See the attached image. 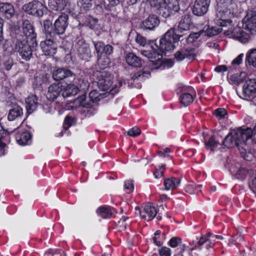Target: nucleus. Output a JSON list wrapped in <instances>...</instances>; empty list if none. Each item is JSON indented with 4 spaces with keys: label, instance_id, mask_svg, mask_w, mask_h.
Masks as SVG:
<instances>
[{
    "label": "nucleus",
    "instance_id": "1",
    "mask_svg": "<svg viewBox=\"0 0 256 256\" xmlns=\"http://www.w3.org/2000/svg\"><path fill=\"white\" fill-rule=\"evenodd\" d=\"M243 28L248 30L250 34L246 32L240 27H236L232 30L224 32L226 35L228 36L238 40L241 42L245 43L252 38V36L256 35V12H252L248 13L243 20Z\"/></svg>",
    "mask_w": 256,
    "mask_h": 256
},
{
    "label": "nucleus",
    "instance_id": "2",
    "mask_svg": "<svg viewBox=\"0 0 256 256\" xmlns=\"http://www.w3.org/2000/svg\"><path fill=\"white\" fill-rule=\"evenodd\" d=\"M215 22L216 24L225 26L230 24L236 6L232 0H218Z\"/></svg>",
    "mask_w": 256,
    "mask_h": 256
},
{
    "label": "nucleus",
    "instance_id": "3",
    "mask_svg": "<svg viewBox=\"0 0 256 256\" xmlns=\"http://www.w3.org/2000/svg\"><path fill=\"white\" fill-rule=\"evenodd\" d=\"M182 35L176 34L173 30L168 31L159 40V45H156L159 50L163 53L169 52L174 48V44L179 40Z\"/></svg>",
    "mask_w": 256,
    "mask_h": 256
},
{
    "label": "nucleus",
    "instance_id": "4",
    "mask_svg": "<svg viewBox=\"0 0 256 256\" xmlns=\"http://www.w3.org/2000/svg\"><path fill=\"white\" fill-rule=\"evenodd\" d=\"M248 133L244 134L242 128H239L230 134H229L222 141L224 145L227 147L237 146L238 148L242 146H246L244 136H247Z\"/></svg>",
    "mask_w": 256,
    "mask_h": 256
},
{
    "label": "nucleus",
    "instance_id": "5",
    "mask_svg": "<svg viewBox=\"0 0 256 256\" xmlns=\"http://www.w3.org/2000/svg\"><path fill=\"white\" fill-rule=\"evenodd\" d=\"M94 76L98 88L102 91H113L116 88H112L113 78L110 74L106 71H97Z\"/></svg>",
    "mask_w": 256,
    "mask_h": 256
},
{
    "label": "nucleus",
    "instance_id": "6",
    "mask_svg": "<svg viewBox=\"0 0 256 256\" xmlns=\"http://www.w3.org/2000/svg\"><path fill=\"white\" fill-rule=\"evenodd\" d=\"M68 16L62 12L56 19L54 24V30L56 40H61L64 38L63 36L68 26Z\"/></svg>",
    "mask_w": 256,
    "mask_h": 256
},
{
    "label": "nucleus",
    "instance_id": "7",
    "mask_svg": "<svg viewBox=\"0 0 256 256\" xmlns=\"http://www.w3.org/2000/svg\"><path fill=\"white\" fill-rule=\"evenodd\" d=\"M22 9L29 14L42 17L46 8L41 2L34 0L24 4Z\"/></svg>",
    "mask_w": 256,
    "mask_h": 256
},
{
    "label": "nucleus",
    "instance_id": "8",
    "mask_svg": "<svg viewBox=\"0 0 256 256\" xmlns=\"http://www.w3.org/2000/svg\"><path fill=\"white\" fill-rule=\"evenodd\" d=\"M256 96V78H251L246 81L242 86V98L250 100Z\"/></svg>",
    "mask_w": 256,
    "mask_h": 256
},
{
    "label": "nucleus",
    "instance_id": "9",
    "mask_svg": "<svg viewBox=\"0 0 256 256\" xmlns=\"http://www.w3.org/2000/svg\"><path fill=\"white\" fill-rule=\"evenodd\" d=\"M157 212L156 206L150 203L144 205L142 210L138 208H136V214H140L142 219L148 221L152 220Z\"/></svg>",
    "mask_w": 256,
    "mask_h": 256
},
{
    "label": "nucleus",
    "instance_id": "10",
    "mask_svg": "<svg viewBox=\"0 0 256 256\" xmlns=\"http://www.w3.org/2000/svg\"><path fill=\"white\" fill-rule=\"evenodd\" d=\"M14 50L18 52L22 58L26 60H30L32 56V48L24 40H18L15 43Z\"/></svg>",
    "mask_w": 256,
    "mask_h": 256
},
{
    "label": "nucleus",
    "instance_id": "11",
    "mask_svg": "<svg viewBox=\"0 0 256 256\" xmlns=\"http://www.w3.org/2000/svg\"><path fill=\"white\" fill-rule=\"evenodd\" d=\"M52 78L56 81L65 79L71 82L76 80V74L66 68H58L53 72Z\"/></svg>",
    "mask_w": 256,
    "mask_h": 256
},
{
    "label": "nucleus",
    "instance_id": "12",
    "mask_svg": "<svg viewBox=\"0 0 256 256\" xmlns=\"http://www.w3.org/2000/svg\"><path fill=\"white\" fill-rule=\"evenodd\" d=\"M229 170L237 179L241 180H245L250 174L249 170L239 162L232 164L229 167Z\"/></svg>",
    "mask_w": 256,
    "mask_h": 256
},
{
    "label": "nucleus",
    "instance_id": "13",
    "mask_svg": "<svg viewBox=\"0 0 256 256\" xmlns=\"http://www.w3.org/2000/svg\"><path fill=\"white\" fill-rule=\"evenodd\" d=\"M196 55L197 52L194 48L186 46L177 51L174 54V58L177 61H182L186 58L194 59Z\"/></svg>",
    "mask_w": 256,
    "mask_h": 256
},
{
    "label": "nucleus",
    "instance_id": "14",
    "mask_svg": "<svg viewBox=\"0 0 256 256\" xmlns=\"http://www.w3.org/2000/svg\"><path fill=\"white\" fill-rule=\"evenodd\" d=\"M210 0H196L192 8L194 15L201 16L207 12Z\"/></svg>",
    "mask_w": 256,
    "mask_h": 256
},
{
    "label": "nucleus",
    "instance_id": "15",
    "mask_svg": "<svg viewBox=\"0 0 256 256\" xmlns=\"http://www.w3.org/2000/svg\"><path fill=\"white\" fill-rule=\"evenodd\" d=\"M60 40L58 39L46 38L44 41L40 42V46L44 54L46 56H50L55 54L56 48L55 45L60 42Z\"/></svg>",
    "mask_w": 256,
    "mask_h": 256
},
{
    "label": "nucleus",
    "instance_id": "16",
    "mask_svg": "<svg viewBox=\"0 0 256 256\" xmlns=\"http://www.w3.org/2000/svg\"><path fill=\"white\" fill-rule=\"evenodd\" d=\"M77 54L82 60H87L91 56V51L88 44L83 40H79L76 43Z\"/></svg>",
    "mask_w": 256,
    "mask_h": 256
},
{
    "label": "nucleus",
    "instance_id": "17",
    "mask_svg": "<svg viewBox=\"0 0 256 256\" xmlns=\"http://www.w3.org/2000/svg\"><path fill=\"white\" fill-rule=\"evenodd\" d=\"M97 56L110 55L113 52V47L105 44L101 41H92Z\"/></svg>",
    "mask_w": 256,
    "mask_h": 256
},
{
    "label": "nucleus",
    "instance_id": "18",
    "mask_svg": "<svg viewBox=\"0 0 256 256\" xmlns=\"http://www.w3.org/2000/svg\"><path fill=\"white\" fill-rule=\"evenodd\" d=\"M62 86L53 84L49 86L46 94V97L49 100L53 101L58 98L62 91Z\"/></svg>",
    "mask_w": 256,
    "mask_h": 256
},
{
    "label": "nucleus",
    "instance_id": "19",
    "mask_svg": "<svg viewBox=\"0 0 256 256\" xmlns=\"http://www.w3.org/2000/svg\"><path fill=\"white\" fill-rule=\"evenodd\" d=\"M15 14L14 6L8 2L0 3V14L7 19L11 18Z\"/></svg>",
    "mask_w": 256,
    "mask_h": 256
},
{
    "label": "nucleus",
    "instance_id": "20",
    "mask_svg": "<svg viewBox=\"0 0 256 256\" xmlns=\"http://www.w3.org/2000/svg\"><path fill=\"white\" fill-rule=\"evenodd\" d=\"M32 134L28 131L18 132L16 135V140L20 145L30 144L32 142Z\"/></svg>",
    "mask_w": 256,
    "mask_h": 256
},
{
    "label": "nucleus",
    "instance_id": "21",
    "mask_svg": "<svg viewBox=\"0 0 256 256\" xmlns=\"http://www.w3.org/2000/svg\"><path fill=\"white\" fill-rule=\"evenodd\" d=\"M22 115V108L18 104H14L9 110L8 119L10 121H12L16 118H20Z\"/></svg>",
    "mask_w": 256,
    "mask_h": 256
},
{
    "label": "nucleus",
    "instance_id": "22",
    "mask_svg": "<svg viewBox=\"0 0 256 256\" xmlns=\"http://www.w3.org/2000/svg\"><path fill=\"white\" fill-rule=\"evenodd\" d=\"M160 21L156 16L152 14L149 16L142 22V25L144 28L149 30H152L159 24Z\"/></svg>",
    "mask_w": 256,
    "mask_h": 256
},
{
    "label": "nucleus",
    "instance_id": "23",
    "mask_svg": "<svg viewBox=\"0 0 256 256\" xmlns=\"http://www.w3.org/2000/svg\"><path fill=\"white\" fill-rule=\"evenodd\" d=\"M22 28L26 36L30 37V39L36 38V34L34 32V27L28 20H26L22 22Z\"/></svg>",
    "mask_w": 256,
    "mask_h": 256
},
{
    "label": "nucleus",
    "instance_id": "24",
    "mask_svg": "<svg viewBox=\"0 0 256 256\" xmlns=\"http://www.w3.org/2000/svg\"><path fill=\"white\" fill-rule=\"evenodd\" d=\"M73 84H68L62 92V96L64 98H68L76 95L78 92V88L75 84L76 82L73 81Z\"/></svg>",
    "mask_w": 256,
    "mask_h": 256
},
{
    "label": "nucleus",
    "instance_id": "25",
    "mask_svg": "<svg viewBox=\"0 0 256 256\" xmlns=\"http://www.w3.org/2000/svg\"><path fill=\"white\" fill-rule=\"evenodd\" d=\"M125 58L126 63L132 66L138 68L142 65V60L134 53H128Z\"/></svg>",
    "mask_w": 256,
    "mask_h": 256
},
{
    "label": "nucleus",
    "instance_id": "26",
    "mask_svg": "<svg viewBox=\"0 0 256 256\" xmlns=\"http://www.w3.org/2000/svg\"><path fill=\"white\" fill-rule=\"evenodd\" d=\"M44 32L46 38H54L56 40L54 27L52 28V23L50 20H46L44 21Z\"/></svg>",
    "mask_w": 256,
    "mask_h": 256
},
{
    "label": "nucleus",
    "instance_id": "27",
    "mask_svg": "<svg viewBox=\"0 0 256 256\" xmlns=\"http://www.w3.org/2000/svg\"><path fill=\"white\" fill-rule=\"evenodd\" d=\"M180 184V180L174 177L165 179L164 182L165 190H167L176 189Z\"/></svg>",
    "mask_w": 256,
    "mask_h": 256
},
{
    "label": "nucleus",
    "instance_id": "28",
    "mask_svg": "<svg viewBox=\"0 0 256 256\" xmlns=\"http://www.w3.org/2000/svg\"><path fill=\"white\" fill-rule=\"evenodd\" d=\"M26 110L29 113L35 110L38 105V98L35 95H31L26 100Z\"/></svg>",
    "mask_w": 256,
    "mask_h": 256
},
{
    "label": "nucleus",
    "instance_id": "29",
    "mask_svg": "<svg viewBox=\"0 0 256 256\" xmlns=\"http://www.w3.org/2000/svg\"><path fill=\"white\" fill-rule=\"evenodd\" d=\"M48 4L50 8L61 11L66 6L67 0H48Z\"/></svg>",
    "mask_w": 256,
    "mask_h": 256
},
{
    "label": "nucleus",
    "instance_id": "30",
    "mask_svg": "<svg viewBox=\"0 0 256 256\" xmlns=\"http://www.w3.org/2000/svg\"><path fill=\"white\" fill-rule=\"evenodd\" d=\"M152 48V52H149L148 50H142L141 54L144 56L147 57L150 61L154 62L161 58L162 55L158 52L154 50V48L153 46H151Z\"/></svg>",
    "mask_w": 256,
    "mask_h": 256
},
{
    "label": "nucleus",
    "instance_id": "31",
    "mask_svg": "<svg viewBox=\"0 0 256 256\" xmlns=\"http://www.w3.org/2000/svg\"><path fill=\"white\" fill-rule=\"evenodd\" d=\"M98 215L103 218H109L112 214L111 208L108 206H102L96 210Z\"/></svg>",
    "mask_w": 256,
    "mask_h": 256
},
{
    "label": "nucleus",
    "instance_id": "32",
    "mask_svg": "<svg viewBox=\"0 0 256 256\" xmlns=\"http://www.w3.org/2000/svg\"><path fill=\"white\" fill-rule=\"evenodd\" d=\"M190 20L189 18H184L180 20L178 26V33H182L188 32L190 29Z\"/></svg>",
    "mask_w": 256,
    "mask_h": 256
},
{
    "label": "nucleus",
    "instance_id": "33",
    "mask_svg": "<svg viewBox=\"0 0 256 256\" xmlns=\"http://www.w3.org/2000/svg\"><path fill=\"white\" fill-rule=\"evenodd\" d=\"M242 130L244 134L248 133V134H246L247 136H244V142H246L247 140L251 139L252 142L256 143V126H254L253 130L250 128H247L246 129H243Z\"/></svg>",
    "mask_w": 256,
    "mask_h": 256
},
{
    "label": "nucleus",
    "instance_id": "34",
    "mask_svg": "<svg viewBox=\"0 0 256 256\" xmlns=\"http://www.w3.org/2000/svg\"><path fill=\"white\" fill-rule=\"evenodd\" d=\"M180 99L181 104L185 106H188L194 101L192 94L188 92L182 94Z\"/></svg>",
    "mask_w": 256,
    "mask_h": 256
},
{
    "label": "nucleus",
    "instance_id": "35",
    "mask_svg": "<svg viewBox=\"0 0 256 256\" xmlns=\"http://www.w3.org/2000/svg\"><path fill=\"white\" fill-rule=\"evenodd\" d=\"M204 144L207 150H214L215 148L218 147L220 144L219 142L216 140V138L214 136H212L208 140H204Z\"/></svg>",
    "mask_w": 256,
    "mask_h": 256
},
{
    "label": "nucleus",
    "instance_id": "36",
    "mask_svg": "<svg viewBox=\"0 0 256 256\" xmlns=\"http://www.w3.org/2000/svg\"><path fill=\"white\" fill-rule=\"evenodd\" d=\"M246 76L244 72H241L240 74H234L230 77V80L232 84L238 85L244 80Z\"/></svg>",
    "mask_w": 256,
    "mask_h": 256
},
{
    "label": "nucleus",
    "instance_id": "37",
    "mask_svg": "<svg viewBox=\"0 0 256 256\" xmlns=\"http://www.w3.org/2000/svg\"><path fill=\"white\" fill-rule=\"evenodd\" d=\"M108 55L97 56L98 64L102 68H104L108 66L110 62Z\"/></svg>",
    "mask_w": 256,
    "mask_h": 256
},
{
    "label": "nucleus",
    "instance_id": "38",
    "mask_svg": "<svg viewBox=\"0 0 256 256\" xmlns=\"http://www.w3.org/2000/svg\"><path fill=\"white\" fill-rule=\"evenodd\" d=\"M246 148H248V147L246 144V146L243 145L239 148L240 154L246 160L251 161L254 158V156L250 152H246Z\"/></svg>",
    "mask_w": 256,
    "mask_h": 256
},
{
    "label": "nucleus",
    "instance_id": "39",
    "mask_svg": "<svg viewBox=\"0 0 256 256\" xmlns=\"http://www.w3.org/2000/svg\"><path fill=\"white\" fill-rule=\"evenodd\" d=\"M246 59L250 65L256 67V49L252 50L248 53Z\"/></svg>",
    "mask_w": 256,
    "mask_h": 256
},
{
    "label": "nucleus",
    "instance_id": "40",
    "mask_svg": "<svg viewBox=\"0 0 256 256\" xmlns=\"http://www.w3.org/2000/svg\"><path fill=\"white\" fill-rule=\"evenodd\" d=\"M74 82H77L75 84L78 86V91L83 90L84 92L89 86L88 82L84 79H76Z\"/></svg>",
    "mask_w": 256,
    "mask_h": 256
},
{
    "label": "nucleus",
    "instance_id": "41",
    "mask_svg": "<svg viewBox=\"0 0 256 256\" xmlns=\"http://www.w3.org/2000/svg\"><path fill=\"white\" fill-rule=\"evenodd\" d=\"M201 35H206V32L202 30L198 32L190 34L188 37L186 38V40L188 43H192Z\"/></svg>",
    "mask_w": 256,
    "mask_h": 256
},
{
    "label": "nucleus",
    "instance_id": "42",
    "mask_svg": "<svg viewBox=\"0 0 256 256\" xmlns=\"http://www.w3.org/2000/svg\"><path fill=\"white\" fill-rule=\"evenodd\" d=\"M150 75L148 71L141 70L135 73L131 78L132 80H139L144 77L148 78Z\"/></svg>",
    "mask_w": 256,
    "mask_h": 256
},
{
    "label": "nucleus",
    "instance_id": "43",
    "mask_svg": "<svg viewBox=\"0 0 256 256\" xmlns=\"http://www.w3.org/2000/svg\"><path fill=\"white\" fill-rule=\"evenodd\" d=\"M166 5L172 14L178 12L180 9L178 2L176 1L169 2Z\"/></svg>",
    "mask_w": 256,
    "mask_h": 256
},
{
    "label": "nucleus",
    "instance_id": "44",
    "mask_svg": "<svg viewBox=\"0 0 256 256\" xmlns=\"http://www.w3.org/2000/svg\"><path fill=\"white\" fill-rule=\"evenodd\" d=\"M224 238L222 236L219 235H215L209 232L206 234L202 236L200 240H215L216 239H223Z\"/></svg>",
    "mask_w": 256,
    "mask_h": 256
},
{
    "label": "nucleus",
    "instance_id": "45",
    "mask_svg": "<svg viewBox=\"0 0 256 256\" xmlns=\"http://www.w3.org/2000/svg\"><path fill=\"white\" fill-rule=\"evenodd\" d=\"M158 239H160L162 240H164L165 239H168L169 240H182V238L178 236H172L170 234H167L165 233H161L160 232V234L159 236H158Z\"/></svg>",
    "mask_w": 256,
    "mask_h": 256
},
{
    "label": "nucleus",
    "instance_id": "46",
    "mask_svg": "<svg viewBox=\"0 0 256 256\" xmlns=\"http://www.w3.org/2000/svg\"><path fill=\"white\" fill-rule=\"evenodd\" d=\"M76 122L75 119L70 116H66L64 119V128L67 130L73 124Z\"/></svg>",
    "mask_w": 256,
    "mask_h": 256
},
{
    "label": "nucleus",
    "instance_id": "47",
    "mask_svg": "<svg viewBox=\"0 0 256 256\" xmlns=\"http://www.w3.org/2000/svg\"><path fill=\"white\" fill-rule=\"evenodd\" d=\"M78 4L81 8L87 10L92 6L91 0H80Z\"/></svg>",
    "mask_w": 256,
    "mask_h": 256
},
{
    "label": "nucleus",
    "instance_id": "48",
    "mask_svg": "<svg viewBox=\"0 0 256 256\" xmlns=\"http://www.w3.org/2000/svg\"><path fill=\"white\" fill-rule=\"evenodd\" d=\"M222 30V28H216L212 26L208 30H206V34L208 36H212L216 35Z\"/></svg>",
    "mask_w": 256,
    "mask_h": 256
},
{
    "label": "nucleus",
    "instance_id": "49",
    "mask_svg": "<svg viewBox=\"0 0 256 256\" xmlns=\"http://www.w3.org/2000/svg\"><path fill=\"white\" fill-rule=\"evenodd\" d=\"M141 133L140 130L136 126L133 127L130 129L128 132V136L132 137H136L139 136Z\"/></svg>",
    "mask_w": 256,
    "mask_h": 256
},
{
    "label": "nucleus",
    "instance_id": "50",
    "mask_svg": "<svg viewBox=\"0 0 256 256\" xmlns=\"http://www.w3.org/2000/svg\"><path fill=\"white\" fill-rule=\"evenodd\" d=\"M160 12L164 18L168 17L172 14L166 4L164 6L160 7Z\"/></svg>",
    "mask_w": 256,
    "mask_h": 256
},
{
    "label": "nucleus",
    "instance_id": "51",
    "mask_svg": "<svg viewBox=\"0 0 256 256\" xmlns=\"http://www.w3.org/2000/svg\"><path fill=\"white\" fill-rule=\"evenodd\" d=\"M136 42L142 46H144L146 44H150L149 42L143 36L140 34H137L136 38Z\"/></svg>",
    "mask_w": 256,
    "mask_h": 256
},
{
    "label": "nucleus",
    "instance_id": "52",
    "mask_svg": "<svg viewBox=\"0 0 256 256\" xmlns=\"http://www.w3.org/2000/svg\"><path fill=\"white\" fill-rule=\"evenodd\" d=\"M164 168L165 165L162 164L159 166L158 168L156 169V172H154V175L156 178H160L163 176Z\"/></svg>",
    "mask_w": 256,
    "mask_h": 256
},
{
    "label": "nucleus",
    "instance_id": "53",
    "mask_svg": "<svg viewBox=\"0 0 256 256\" xmlns=\"http://www.w3.org/2000/svg\"><path fill=\"white\" fill-rule=\"evenodd\" d=\"M99 94L96 90H92L89 94V98L92 102H94L99 100Z\"/></svg>",
    "mask_w": 256,
    "mask_h": 256
},
{
    "label": "nucleus",
    "instance_id": "54",
    "mask_svg": "<svg viewBox=\"0 0 256 256\" xmlns=\"http://www.w3.org/2000/svg\"><path fill=\"white\" fill-rule=\"evenodd\" d=\"M158 252L160 256H170V250L166 247H162Z\"/></svg>",
    "mask_w": 256,
    "mask_h": 256
},
{
    "label": "nucleus",
    "instance_id": "55",
    "mask_svg": "<svg viewBox=\"0 0 256 256\" xmlns=\"http://www.w3.org/2000/svg\"><path fill=\"white\" fill-rule=\"evenodd\" d=\"M226 114V112L224 108H218L215 110L216 116L217 117H219L220 118H224Z\"/></svg>",
    "mask_w": 256,
    "mask_h": 256
},
{
    "label": "nucleus",
    "instance_id": "56",
    "mask_svg": "<svg viewBox=\"0 0 256 256\" xmlns=\"http://www.w3.org/2000/svg\"><path fill=\"white\" fill-rule=\"evenodd\" d=\"M124 186L126 189L129 190L130 192H132L134 188L133 182L132 180H126Z\"/></svg>",
    "mask_w": 256,
    "mask_h": 256
},
{
    "label": "nucleus",
    "instance_id": "57",
    "mask_svg": "<svg viewBox=\"0 0 256 256\" xmlns=\"http://www.w3.org/2000/svg\"><path fill=\"white\" fill-rule=\"evenodd\" d=\"M184 242H186L184 243V244H182V242H180V247L182 250H186V249H188V250H194V247L190 246V245L191 244L190 242H188V241H184Z\"/></svg>",
    "mask_w": 256,
    "mask_h": 256
},
{
    "label": "nucleus",
    "instance_id": "58",
    "mask_svg": "<svg viewBox=\"0 0 256 256\" xmlns=\"http://www.w3.org/2000/svg\"><path fill=\"white\" fill-rule=\"evenodd\" d=\"M186 191L190 194H194L196 193V188H194L192 184L188 185L186 187Z\"/></svg>",
    "mask_w": 256,
    "mask_h": 256
},
{
    "label": "nucleus",
    "instance_id": "59",
    "mask_svg": "<svg viewBox=\"0 0 256 256\" xmlns=\"http://www.w3.org/2000/svg\"><path fill=\"white\" fill-rule=\"evenodd\" d=\"M80 104L83 107H86L89 105L88 103L86 102V96L85 95L82 96L78 99Z\"/></svg>",
    "mask_w": 256,
    "mask_h": 256
},
{
    "label": "nucleus",
    "instance_id": "60",
    "mask_svg": "<svg viewBox=\"0 0 256 256\" xmlns=\"http://www.w3.org/2000/svg\"><path fill=\"white\" fill-rule=\"evenodd\" d=\"M13 64L14 63L12 60L11 58H8L4 62V68L7 70H10L11 69L13 65Z\"/></svg>",
    "mask_w": 256,
    "mask_h": 256
},
{
    "label": "nucleus",
    "instance_id": "61",
    "mask_svg": "<svg viewBox=\"0 0 256 256\" xmlns=\"http://www.w3.org/2000/svg\"><path fill=\"white\" fill-rule=\"evenodd\" d=\"M243 56V54H240L232 62V65L237 64L238 65L241 64L242 61V58Z\"/></svg>",
    "mask_w": 256,
    "mask_h": 256
},
{
    "label": "nucleus",
    "instance_id": "62",
    "mask_svg": "<svg viewBox=\"0 0 256 256\" xmlns=\"http://www.w3.org/2000/svg\"><path fill=\"white\" fill-rule=\"evenodd\" d=\"M228 70L226 66L224 65H220L217 66L214 70L217 72H226Z\"/></svg>",
    "mask_w": 256,
    "mask_h": 256
},
{
    "label": "nucleus",
    "instance_id": "63",
    "mask_svg": "<svg viewBox=\"0 0 256 256\" xmlns=\"http://www.w3.org/2000/svg\"><path fill=\"white\" fill-rule=\"evenodd\" d=\"M180 242H182V241H169V244L172 248H175L177 246H180Z\"/></svg>",
    "mask_w": 256,
    "mask_h": 256
},
{
    "label": "nucleus",
    "instance_id": "64",
    "mask_svg": "<svg viewBox=\"0 0 256 256\" xmlns=\"http://www.w3.org/2000/svg\"><path fill=\"white\" fill-rule=\"evenodd\" d=\"M52 256H65V254L62 250H56Z\"/></svg>",
    "mask_w": 256,
    "mask_h": 256
}]
</instances>
